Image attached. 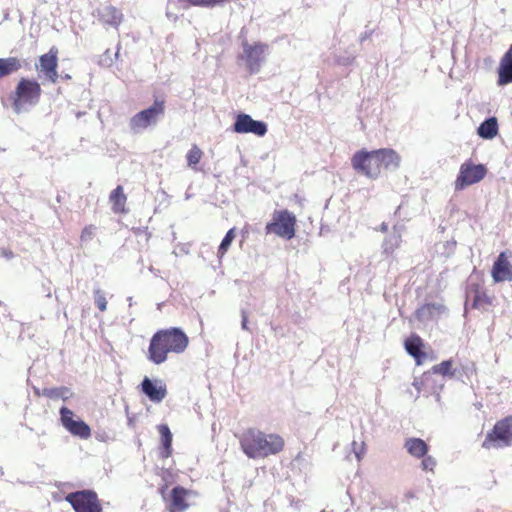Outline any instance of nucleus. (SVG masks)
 Here are the masks:
<instances>
[{"label":"nucleus","instance_id":"72a5a7b5","mask_svg":"<svg viewBox=\"0 0 512 512\" xmlns=\"http://www.w3.org/2000/svg\"><path fill=\"white\" fill-rule=\"evenodd\" d=\"M399 236H394V238L387 239L386 242H384L383 251L384 253L390 254L392 251L395 250V248L399 245Z\"/></svg>","mask_w":512,"mask_h":512},{"label":"nucleus","instance_id":"ddd939ff","mask_svg":"<svg viewBox=\"0 0 512 512\" xmlns=\"http://www.w3.org/2000/svg\"><path fill=\"white\" fill-rule=\"evenodd\" d=\"M60 422L67 431L82 439L91 435V428L81 420H74V412L67 407L60 408Z\"/></svg>","mask_w":512,"mask_h":512},{"label":"nucleus","instance_id":"c9c22d12","mask_svg":"<svg viewBox=\"0 0 512 512\" xmlns=\"http://www.w3.org/2000/svg\"><path fill=\"white\" fill-rule=\"evenodd\" d=\"M0 255L6 257L7 259L14 257L12 250H5V249L0 250Z\"/></svg>","mask_w":512,"mask_h":512},{"label":"nucleus","instance_id":"9d476101","mask_svg":"<svg viewBox=\"0 0 512 512\" xmlns=\"http://www.w3.org/2000/svg\"><path fill=\"white\" fill-rule=\"evenodd\" d=\"M494 296L479 283H469L466 291V304L475 310L489 312L494 304Z\"/></svg>","mask_w":512,"mask_h":512},{"label":"nucleus","instance_id":"6ab92c4d","mask_svg":"<svg viewBox=\"0 0 512 512\" xmlns=\"http://www.w3.org/2000/svg\"><path fill=\"white\" fill-rule=\"evenodd\" d=\"M140 387L144 395L153 402H161L167 395V388L163 384L148 377L144 378Z\"/></svg>","mask_w":512,"mask_h":512},{"label":"nucleus","instance_id":"0eeeda50","mask_svg":"<svg viewBox=\"0 0 512 512\" xmlns=\"http://www.w3.org/2000/svg\"><path fill=\"white\" fill-rule=\"evenodd\" d=\"M165 113V100L156 99L152 106L136 113L131 117L129 126L132 131L138 133L155 125Z\"/></svg>","mask_w":512,"mask_h":512},{"label":"nucleus","instance_id":"2f4dec72","mask_svg":"<svg viewBox=\"0 0 512 512\" xmlns=\"http://www.w3.org/2000/svg\"><path fill=\"white\" fill-rule=\"evenodd\" d=\"M187 3L193 6L200 7H214L224 3L226 0H186Z\"/></svg>","mask_w":512,"mask_h":512},{"label":"nucleus","instance_id":"f03ea898","mask_svg":"<svg viewBox=\"0 0 512 512\" xmlns=\"http://www.w3.org/2000/svg\"><path fill=\"white\" fill-rule=\"evenodd\" d=\"M350 162L352 169L359 175L376 179L380 176L382 169H398L400 156L391 148H380L372 151L360 149L352 154Z\"/></svg>","mask_w":512,"mask_h":512},{"label":"nucleus","instance_id":"423d86ee","mask_svg":"<svg viewBox=\"0 0 512 512\" xmlns=\"http://www.w3.org/2000/svg\"><path fill=\"white\" fill-rule=\"evenodd\" d=\"M42 88L35 79L21 78L15 86L13 107L20 111L26 106H35L41 99Z\"/></svg>","mask_w":512,"mask_h":512},{"label":"nucleus","instance_id":"f704fd0d","mask_svg":"<svg viewBox=\"0 0 512 512\" xmlns=\"http://www.w3.org/2000/svg\"><path fill=\"white\" fill-rule=\"evenodd\" d=\"M422 470L434 471L436 467V461L431 456H426L421 462Z\"/></svg>","mask_w":512,"mask_h":512},{"label":"nucleus","instance_id":"f257e3e1","mask_svg":"<svg viewBox=\"0 0 512 512\" xmlns=\"http://www.w3.org/2000/svg\"><path fill=\"white\" fill-rule=\"evenodd\" d=\"M240 449L250 459L277 456L285 449V439L277 433L266 434L258 428H247L238 435Z\"/></svg>","mask_w":512,"mask_h":512},{"label":"nucleus","instance_id":"e433bc0d","mask_svg":"<svg viewBox=\"0 0 512 512\" xmlns=\"http://www.w3.org/2000/svg\"><path fill=\"white\" fill-rule=\"evenodd\" d=\"M406 497H411V498H413V497H414V495H413L411 492H409V493H406Z\"/></svg>","mask_w":512,"mask_h":512},{"label":"nucleus","instance_id":"c85d7f7f","mask_svg":"<svg viewBox=\"0 0 512 512\" xmlns=\"http://www.w3.org/2000/svg\"><path fill=\"white\" fill-rule=\"evenodd\" d=\"M69 389L66 386H60V387H53V388H45L43 390V395L45 397L51 398V399H57L62 398L66 399V395L68 394Z\"/></svg>","mask_w":512,"mask_h":512},{"label":"nucleus","instance_id":"393cba45","mask_svg":"<svg viewBox=\"0 0 512 512\" xmlns=\"http://www.w3.org/2000/svg\"><path fill=\"white\" fill-rule=\"evenodd\" d=\"M22 67L20 58L7 57L0 58V79H3L11 74L17 72Z\"/></svg>","mask_w":512,"mask_h":512},{"label":"nucleus","instance_id":"1a4fd4ad","mask_svg":"<svg viewBox=\"0 0 512 512\" xmlns=\"http://www.w3.org/2000/svg\"><path fill=\"white\" fill-rule=\"evenodd\" d=\"M486 173L487 169L483 164H474L471 161H466L459 168V174L456 181H454V189L460 191L470 185L479 183L483 180Z\"/></svg>","mask_w":512,"mask_h":512},{"label":"nucleus","instance_id":"b1692460","mask_svg":"<svg viewBox=\"0 0 512 512\" xmlns=\"http://www.w3.org/2000/svg\"><path fill=\"white\" fill-rule=\"evenodd\" d=\"M404 447L407 450V453L415 458L426 457L428 452L427 443L420 438H409L406 439L404 443Z\"/></svg>","mask_w":512,"mask_h":512},{"label":"nucleus","instance_id":"9b49d317","mask_svg":"<svg viewBox=\"0 0 512 512\" xmlns=\"http://www.w3.org/2000/svg\"><path fill=\"white\" fill-rule=\"evenodd\" d=\"M167 485L160 489L161 495L166 502L168 512H184L189 507L188 499L193 494L192 490H187L182 486H176L170 490L168 496L164 495Z\"/></svg>","mask_w":512,"mask_h":512},{"label":"nucleus","instance_id":"7ed1b4c3","mask_svg":"<svg viewBox=\"0 0 512 512\" xmlns=\"http://www.w3.org/2000/svg\"><path fill=\"white\" fill-rule=\"evenodd\" d=\"M189 339L178 327L160 329L152 335L148 345L146 358L155 365L168 360L169 354H181L186 351Z\"/></svg>","mask_w":512,"mask_h":512},{"label":"nucleus","instance_id":"f3484780","mask_svg":"<svg viewBox=\"0 0 512 512\" xmlns=\"http://www.w3.org/2000/svg\"><path fill=\"white\" fill-rule=\"evenodd\" d=\"M512 257L511 251H502L492 265L491 276L494 282L512 281V264L509 258Z\"/></svg>","mask_w":512,"mask_h":512},{"label":"nucleus","instance_id":"6e6552de","mask_svg":"<svg viewBox=\"0 0 512 512\" xmlns=\"http://www.w3.org/2000/svg\"><path fill=\"white\" fill-rule=\"evenodd\" d=\"M65 500L75 512H102V505L94 490H78L67 494Z\"/></svg>","mask_w":512,"mask_h":512},{"label":"nucleus","instance_id":"39448f33","mask_svg":"<svg viewBox=\"0 0 512 512\" xmlns=\"http://www.w3.org/2000/svg\"><path fill=\"white\" fill-rule=\"evenodd\" d=\"M296 216L287 209L274 210L271 221L264 228L266 235H274L287 240L295 237Z\"/></svg>","mask_w":512,"mask_h":512},{"label":"nucleus","instance_id":"412c9836","mask_svg":"<svg viewBox=\"0 0 512 512\" xmlns=\"http://www.w3.org/2000/svg\"><path fill=\"white\" fill-rule=\"evenodd\" d=\"M512 83V44L500 59L498 67V85L504 86Z\"/></svg>","mask_w":512,"mask_h":512},{"label":"nucleus","instance_id":"f8f14e48","mask_svg":"<svg viewBox=\"0 0 512 512\" xmlns=\"http://www.w3.org/2000/svg\"><path fill=\"white\" fill-rule=\"evenodd\" d=\"M267 50V44L244 43V51H242L241 59L245 61L248 72L258 73L259 69L265 58V52Z\"/></svg>","mask_w":512,"mask_h":512},{"label":"nucleus","instance_id":"5701e85b","mask_svg":"<svg viewBox=\"0 0 512 512\" xmlns=\"http://www.w3.org/2000/svg\"><path fill=\"white\" fill-rule=\"evenodd\" d=\"M158 431L161 438V448L159 451V456L162 459L170 458L172 455V434L168 425L161 424L158 426Z\"/></svg>","mask_w":512,"mask_h":512},{"label":"nucleus","instance_id":"4be33fe9","mask_svg":"<svg viewBox=\"0 0 512 512\" xmlns=\"http://www.w3.org/2000/svg\"><path fill=\"white\" fill-rule=\"evenodd\" d=\"M108 199L115 214L123 215L128 213L127 196L124 194V189L121 185L111 191Z\"/></svg>","mask_w":512,"mask_h":512},{"label":"nucleus","instance_id":"a211bd4d","mask_svg":"<svg viewBox=\"0 0 512 512\" xmlns=\"http://www.w3.org/2000/svg\"><path fill=\"white\" fill-rule=\"evenodd\" d=\"M406 353L413 357L417 365H422L427 359V353L422 351L425 343L417 334H412L404 341Z\"/></svg>","mask_w":512,"mask_h":512},{"label":"nucleus","instance_id":"473e14b6","mask_svg":"<svg viewBox=\"0 0 512 512\" xmlns=\"http://www.w3.org/2000/svg\"><path fill=\"white\" fill-rule=\"evenodd\" d=\"M94 232H95V226L90 224V225H86L82 232H81V236H80V239L82 242H89L93 237H94Z\"/></svg>","mask_w":512,"mask_h":512},{"label":"nucleus","instance_id":"2eb2a0df","mask_svg":"<svg viewBox=\"0 0 512 512\" xmlns=\"http://www.w3.org/2000/svg\"><path fill=\"white\" fill-rule=\"evenodd\" d=\"M233 131L238 134L250 133L256 136H264L267 132V126L263 121L251 118L249 114H239L236 121H234Z\"/></svg>","mask_w":512,"mask_h":512},{"label":"nucleus","instance_id":"a878e982","mask_svg":"<svg viewBox=\"0 0 512 512\" xmlns=\"http://www.w3.org/2000/svg\"><path fill=\"white\" fill-rule=\"evenodd\" d=\"M477 133L484 139H492L498 134V123L495 118L484 120L483 123L478 126Z\"/></svg>","mask_w":512,"mask_h":512},{"label":"nucleus","instance_id":"7c9ffc66","mask_svg":"<svg viewBox=\"0 0 512 512\" xmlns=\"http://www.w3.org/2000/svg\"><path fill=\"white\" fill-rule=\"evenodd\" d=\"M94 304H96L100 312L106 311L107 299L104 291L99 289L94 291Z\"/></svg>","mask_w":512,"mask_h":512},{"label":"nucleus","instance_id":"bb28decb","mask_svg":"<svg viewBox=\"0 0 512 512\" xmlns=\"http://www.w3.org/2000/svg\"><path fill=\"white\" fill-rule=\"evenodd\" d=\"M186 162L187 166L190 167L193 170H197L196 166L200 163L202 157H203V151L200 147L193 144L190 150L186 153Z\"/></svg>","mask_w":512,"mask_h":512},{"label":"nucleus","instance_id":"20e7f679","mask_svg":"<svg viewBox=\"0 0 512 512\" xmlns=\"http://www.w3.org/2000/svg\"><path fill=\"white\" fill-rule=\"evenodd\" d=\"M512 446V414L494 423L492 429L486 432L482 442L483 449H504Z\"/></svg>","mask_w":512,"mask_h":512},{"label":"nucleus","instance_id":"cd10ccee","mask_svg":"<svg viewBox=\"0 0 512 512\" xmlns=\"http://www.w3.org/2000/svg\"><path fill=\"white\" fill-rule=\"evenodd\" d=\"M453 362L452 360H444L441 363L433 366L432 370L435 375H442V376H454V371L452 369Z\"/></svg>","mask_w":512,"mask_h":512},{"label":"nucleus","instance_id":"dca6fc26","mask_svg":"<svg viewBox=\"0 0 512 512\" xmlns=\"http://www.w3.org/2000/svg\"><path fill=\"white\" fill-rule=\"evenodd\" d=\"M58 48L52 46L48 53L40 56V73L44 75L45 79L51 83H57L59 79L58 73Z\"/></svg>","mask_w":512,"mask_h":512},{"label":"nucleus","instance_id":"4468645a","mask_svg":"<svg viewBox=\"0 0 512 512\" xmlns=\"http://www.w3.org/2000/svg\"><path fill=\"white\" fill-rule=\"evenodd\" d=\"M60 422L67 431L82 439L91 435V428L81 420H74V412L67 407L60 408Z\"/></svg>","mask_w":512,"mask_h":512},{"label":"nucleus","instance_id":"c756f323","mask_svg":"<svg viewBox=\"0 0 512 512\" xmlns=\"http://www.w3.org/2000/svg\"><path fill=\"white\" fill-rule=\"evenodd\" d=\"M235 238V229L232 228L229 231L226 232L222 243L220 244V247H218V255L220 257H223L226 251L229 250L230 245L232 244V241Z\"/></svg>","mask_w":512,"mask_h":512},{"label":"nucleus","instance_id":"aec40b11","mask_svg":"<svg viewBox=\"0 0 512 512\" xmlns=\"http://www.w3.org/2000/svg\"><path fill=\"white\" fill-rule=\"evenodd\" d=\"M98 20L104 25L118 27L123 21V14L120 9L113 5H106L97 11Z\"/></svg>","mask_w":512,"mask_h":512}]
</instances>
